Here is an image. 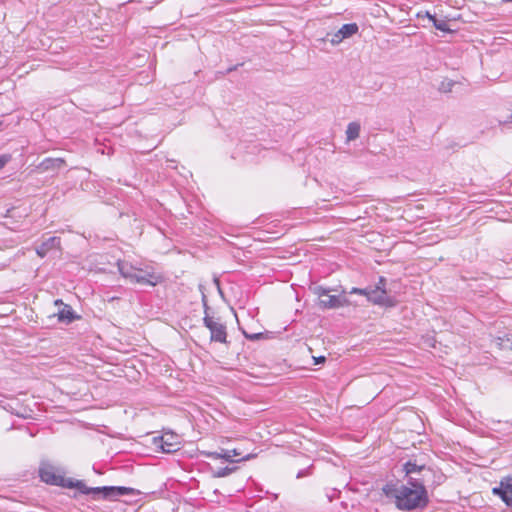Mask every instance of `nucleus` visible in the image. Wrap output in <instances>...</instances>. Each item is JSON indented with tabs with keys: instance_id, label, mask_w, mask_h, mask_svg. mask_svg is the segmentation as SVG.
I'll use <instances>...</instances> for the list:
<instances>
[{
	"instance_id": "14",
	"label": "nucleus",
	"mask_w": 512,
	"mask_h": 512,
	"mask_svg": "<svg viewBox=\"0 0 512 512\" xmlns=\"http://www.w3.org/2000/svg\"><path fill=\"white\" fill-rule=\"evenodd\" d=\"M339 30L342 38L347 39L358 32V25L356 23L344 24Z\"/></svg>"
},
{
	"instance_id": "9",
	"label": "nucleus",
	"mask_w": 512,
	"mask_h": 512,
	"mask_svg": "<svg viewBox=\"0 0 512 512\" xmlns=\"http://www.w3.org/2000/svg\"><path fill=\"white\" fill-rule=\"evenodd\" d=\"M54 304L59 306L57 316L60 322L70 323L76 318L70 305L64 304L60 299L55 300Z\"/></svg>"
},
{
	"instance_id": "18",
	"label": "nucleus",
	"mask_w": 512,
	"mask_h": 512,
	"mask_svg": "<svg viewBox=\"0 0 512 512\" xmlns=\"http://www.w3.org/2000/svg\"><path fill=\"white\" fill-rule=\"evenodd\" d=\"M428 18L433 22L436 29L441 31H448V25L443 20H438L434 15L427 13Z\"/></svg>"
},
{
	"instance_id": "20",
	"label": "nucleus",
	"mask_w": 512,
	"mask_h": 512,
	"mask_svg": "<svg viewBox=\"0 0 512 512\" xmlns=\"http://www.w3.org/2000/svg\"><path fill=\"white\" fill-rule=\"evenodd\" d=\"M505 490L512 492V474L505 476L500 481V486Z\"/></svg>"
},
{
	"instance_id": "29",
	"label": "nucleus",
	"mask_w": 512,
	"mask_h": 512,
	"mask_svg": "<svg viewBox=\"0 0 512 512\" xmlns=\"http://www.w3.org/2000/svg\"><path fill=\"white\" fill-rule=\"evenodd\" d=\"M245 335H246V337H247V338H249V339H258V338H260V336H261V334H260V333H258V334H253V335H247V334H245Z\"/></svg>"
},
{
	"instance_id": "1",
	"label": "nucleus",
	"mask_w": 512,
	"mask_h": 512,
	"mask_svg": "<svg viewBox=\"0 0 512 512\" xmlns=\"http://www.w3.org/2000/svg\"><path fill=\"white\" fill-rule=\"evenodd\" d=\"M383 492L387 497L395 499V505L399 510L423 509L429 502L424 477H410L406 484L401 485L387 483L383 487Z\"/></svg>"
},
{
	"instance_id": "3",
	"label": "nucleus",
	"mask_w": 512,
	"mask_h": 512,
	"mask_svg": "<svg viewBox=\"0 0 512 512\" xmlns=\"http://www.w3.org/2000/svg\"><path fill=\"white\" fill-rule=\"evenodd\" d=\"M65 486L67 487H74L82 494H93L96 495H102L105 499H116L123 495H132L134 494V489L129 487H123V486H104V487H95V488H89L86 486V484L81 481L77 480L75 482L69 481Z\"/></svg>"
},
{
	"instance_id": "23",
	"label": "nucleus",
	"mask_w": 512,
	"mask_h": 512,
	"mask_svg": "<svg viewBox=\"0 0 512 512\" xmlns=\"http://www.w3.org/2000/svg\"><path fill=\"white\" fill-rule=\"evenodd\" d=\"M343 40H345L344 38H342V35L340 34V30H338L337 32L333 33L331 35V38L329 39L330 43L332 45H338L340 44Z\"/></svg>"
},
{
	"instance_id": "27",
	"label": "nucleus",
	"mask_w": 512,
	"mask_h": 512,
	"mask_svg": "<svg viewBox=\"0 0 512 512\" xmlns=\"http://www.w3.org/2000/svg\"><path fill=\"white\" fill-rule=\"evenodd\" d=\"M204 454L208 458L221 459L222 451L221 452H205Z\"/></svg>"
},
{
	"instance_id": "19",
	"label": "nucleus",
	"mask_w": 512,
	"mask_h": 512,
	"mask_svg": "<svg viewBox=\"0 0 512 512\" xmlns=\"http://www.w3.org/2000/svg\"><path fill=\"white\" fill-rule=\"evenodd\" d=\"M64 161L60 158L58 159H45L42 163V165L45 166L46 169L48 168H59Z\"/></svg>"
},
{
	"instance_id": "13",
	"label": "nucleus",
	"mask_w": 512,
	"mask_h": 512,
	"mask_svg": "<svg viewBox=\"0 0 512 512\" xmlns=\"http://www.w3.org/2000/svg\"><path fill=\"white\" fill-rule=\"evenodd\" d=\"M360 124L357 122H351L347 126L346 138L348 141H353L359 137Z\"/></svg>"
},
{
	"instance_id": "28",
	"label": "nucleus",
	"mask_w": 512,
	"mask_h": 512,
	"mask_svg": "<svg viewBox=\"0 0 512 512\" xmlns=\"http://www.w3.org/2000/svg\"><path fill=\"white\" fill-rule=\"evenodd\" d=\"M202 303H203V307H204V314L206 315V313H208L209 307L207 304V297L204 293L202 294Z\"/></svg>"
},
{
	"instance_id": "7",
	"label": "nucleus",
	"mask_w": 512,
	"mask_h": 512,
	"mask_svg": "<svg viewBox=\"0 0 512 512\" xmlns=\"http://www.w3.org/2000/svg\"><path fill=\"white\" fill-rule=\"evenodd\" d=\"M320 306L325 309H335L344 306H348L350 304L349 300L344 295H330L325 298H321L319 302Z\"/></svg>"
},
{
	"instance_id": "24",
	"label": "nucleus",
	"mask_w": 512,
	"mask_h": 512,
	"mask_svg": "<svg viewBox=\"0 0 512 512\" xmlns=\"http://www.w3.org/2000/svg\"><path fill=\"white\" fill-rule=\"evenodd\" d=\"M369 292V288L361 289V288H352L350 290V294H360L367 297V293Z\"/></svg>"
},
{
	"instance_id": "25",
	"label": "nucleus",
	"mask_w": 512,
	"mask_h": 512,
	"mask_svg": "<svg viewBox=\"0 0 512 512\" xmlns=\"http://www.w3.org/2000/svg\"><path fill=\"white\" fill-rule=\"evenodd\" d=\"M11 159L10 155H0V169L3 168Z\"/></svg>"
},
{
	"instance_id": "26",
	"label": "nucleus",
	"mask_w": 512,
	"mask_h": 512,
	"mask_svg": "<svg viewBox=\"0 0 512 512\" xmlns=\"http://www.w3.org/2000/svg\"><path fill=\"white\" fill-rule=\"evenodd\" d=\"M11 159L10 155H0V169L3 168Z\"/></svg>"
},
{
	"instance_id": "4",
	"label": "nucleus",
	"mask_w": 512,
	"mask_h": 512,
	"mask_svg": "<svg viewBox=\"0 0 512 512\" xmlns=\"http://www.w3.org/2000/svg\"><path fill=\"white\" fill-rule=\"evenodd\" d=\"M153 445L163 453H174L181 448L180 436L173 432H165L153 438Z\"/></svg>"
},
{
	"instance_id": "33",
	"label": "nucleus",
	"mask_w": 512,
	"mask_h": 512,
	"mask_svg": "<svg viewBox=\"0 0 512 512\" xmlns=\"http://www.w3.org/2000/svg\"><path fill=\"white\" fill-rule=\"evenodd\" d=\"M251 457H252V455H247V456L242 457L239 461H246V460H249Z\"/></svg>"
},
{
	"instance_id": "21",
	"label": "nucleus",
	"mask_w": 512,
	"mask_h": 512,
	"mask_svg": "<svg viewBox=\"0 0 512 512\" xmlns=\"http://www.w3.org/2000/svg\"><path fill=\"white\" fill-rule=\"evenodd\" d=\"M330 290L321 286L314 288V293L318 296L319 302L321 301V298H325L328 296Z\"/></svg>"
},
{
	"instance_id": "2",
	"label": "nucleus",
	"mask_w": 512,
	"mask_h": 512,
	"mask_svg": "<svg viewBox=\"0 0 512 512\" xmlns=\"http://www.w3.org/2000/svg\"><path fill=\"white\" fill-rule=\"evenodd\" d=\"M117 266L120 274L131 283L155 286L161 280L160 275L139 269L124 261H119Z\"/></svg>"
},
{
	"instance_id": "11",
	"label": "nucleus",
	"mask_w": 512,
	"mask_h": 512,
	"mask_svg": "<svg viewBox=\"0 0 512 512\" xmlns=\"http://www.w3.org/2000/svg\"><path fill=\"white\" fill-rule=\"evenodd\" d=\"M40 477L42 481L52 485H63L64 479L53 472L52 467H41Z\"/></svg>"
},
{
	"instance_id": "6",
	"label": "nucleus",
	"mask_w": 512,
	"mask_h": 512,
	"mask_svg": "<svg viewBox=\"0 0 512 512\" xmlns=\"http://www.w3.org/2000/svg\"><path fill=\"white\" fill-rule=\"evenodd\" d=\"M384 286L385 278L380 277L379 285H377L375 288H369L367 299L374 304L392 307L395 305V301L387 295Z\"/></svg>"
},
{
	"instance_id": "17",
	"label": "nucleus",
	"mask_w": 512,
	"mask_h": 512,
	"mask_svg": "<svg viewBox=\"0 0 512 512\" xmlns=\"http://www.w3.org/2000/svg\"><path fill=\"white\" fill-rule=\"evenodd\" d=\"M239 455H240V453L236 449H232V450L222 449L221 459H224L227 462L233 463V462H236L233 459V457L239 456Z\"/></svg>"
},
{
	"instance_id": "8",
	"label": "nucleus",
	"mask_w": 512,
	"mask_h": 512,
	"mask_svg": "<svg viewBox=\"0 0 512 512\" xmlns=\"http://www.w3.org/2000/svg\"><path fill=\"white\" fill-rule=\"evenodd\" d=\"M404 471L408 479H410V477H414L413 474H420V477H424L426 480L432 473L431 469L427 468L425 465H418L416 462L411 461L404 464Z\"/></svg>"
},
{
	"instance_id": "31",
	"label": "nucleus",
	"mask_w": 512,
	"mask_h": 512,
	"mask_svg": "<svg viewBox=\"0 0 512 512\" xmlns=\"http://www.w3.org/2000/svg\"><path fill=\"white\" fill-rule=\"evenodd\" d=\"M315 360V364H319V363H322L325 361V357L324 356H320L318 358H314Z\"/></svg>"
},
{
	"instance_id": "30",
	"label": "nucleus",
	"mask_w": 512,
	"mask_h": 512,
	"mask_svg": "<svg viewBox=\"0 0 512 512\" xmlns=\"http://www.w3.org/2000/svg\"><path fill=\"white\" fill-rule=\"evenodd\" d=\"M504 340H505L504 338H502V337H498V338L496 339V343H497V345H498V346H500V347H502V346L504 345V344H503Z\"/></svg>"
},
{
	"instance_id": "32",
	"label": "nucleus",
	"mask_w": 512,
	"mask_h": 512,
	"mask_svg": "<svg viewBox=\"0 0 512 512\" xmlns=\"http://www.w3.org/2000/svg\"><path fill=\"white\" fill-rule=\"evenodd\" d=\"M506 341L510 343V348L512 349V335L511 337L506 336Z\"/></svg>"
},
{
	"instance_id": "16",
	"label": "nucleus",
	"mask_w": 512,
	"mask_h": 512,
	"mask_svg": "<svg viewBox=\"0 0 512 512\" xmlns=\"http://www.w3.org/2000/svg\"><path fill=\"white\" fill-rule=\"evenodd\" d=\"M455 84H456L455 81L446 78V79L441 81V83L439 84L438 89H439L440 92L448 93V92L452 91V88H453V86Z\"/></svg>"
},
{
	"instance_id": "22",
	"label": "nucleus",
	"mask_w": 512,
	"mask_h": 512,
	"mask_svg": "<svg viewBox=\"0 0 512 512\" xmlns=\"http://www.w3.org/2000/svg\"><path fill=\"white\" fill-rule=\"evenodd\" d=\"M343 40H345L344 38H342V35L340 34V30H338L337 32L333 33L331 35V38L329 39L330 43L332 45H338L340 44Z\"/></svg>"
},
{
	"instance_id": "5",
	"label": "nucleus",
	"mask_w": 512,
	"mask_h": 512,
	"mask_svg": "<svg viewBox=\"0 0 512 512\" xmlns=\"http://www.w3.org/2000/svg\"><path fill=\"white\" fill-rule=\"evenodd\" d=\"M203 322L205 327H207L210 331L211 341L226 343V327L219 321V319H215L214 317L210 316L209 313H206V315H204Z\"/></svg>"
},
{
	"instance_id": "12",
	"label": "nucleus",
	"mask_w": 512,
	"mask_h": 512,
	"mask_svg": "<svg viewBox=\"0 0 512 512\" xmlns=\"http://www.w3.org/2000/svg\"><path fill=\"white\" fill-rule=\"evenodd\" d=\"M492 493L499 496L508 507L512 508V492L505 490L502 487H494L492 489Z\"/></svg>"
},
{
	"instance_id": "34",
	"label": "nucleus",
	"mask_w": 512,
	"mask_h": 512,
	"mask_svg": "<svg viewBox=\"0 0 512 512\" xmlns=\"http://www.w3.org/2000/svg\"><path fill=\"white\" fill-rule=\"evenodd\" d=\"M302 475H303V473H302V472H299V473L297 474V478L302 477Z\"/></svg>"
},
{
	"instance_id": "15",
	"label": "nucleus",
	"mask_w": 512,
	"mask_h": 512,
	"mask_svg": "<svg viewBox=\"0 0 512 512\" xmlns=\"http://www.w3.org/2000/svg\"><path fill=\"white\" fill-rule=\"evenodd\" d=\"M236 470V467H222L213 471V477L222 478L230 475Z\"/></svg>"
},
{
	"instance_id": "10",
	"label": "nucleus",
	"mask_w": 512,
	"mask_h": 512,
	"mask_svg": "<svg viewBox=\"0 0 512 512\" xmlns=\"http://www.w3.org/2000/svg\"><path fill=\"white\" fill-rule=\"evenodd\" d=\"M61 240L59 237L53 236L44 241L40 246L36 248V253L41 258L45 257L49 251L53 249H59Z\"/></svg>"
}]
</instances>
